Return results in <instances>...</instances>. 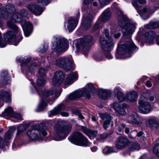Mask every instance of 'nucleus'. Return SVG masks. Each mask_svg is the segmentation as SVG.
<instances>
[{"label": "nucleus", "mask_w": 159, "mask_h": 159, "mask_svg": "<svg viewBox=\"0 0 159 159\" xmlns=\"http://www.w3.org/2000/svg\"><path fill=\"white\" fill-rule=\"evenodd\" d=\"M156 43L157 44L159 45V35L157 37Z\"/></svg>", "instance_id": "55"}, {"label": "nucleus", "mask_w": 159, "mask_h": 159, "mask_svg": "<svg viewBox=\"0 0 159 159\" xmlns=\"http://www.w3.org/2000/svg\"><path fill=\"white\" fill-rule=\"evenodd\" d=\"M28 9L36 15H40L43 11L42 7L37 4H32L28 6Z\"/></svg>", "instance_id": "23"}, {"label": "nucleus", "mask_w": 159, "mask_h": 159, "mask_svg": "<svg viewBox=\"0 0 159 159\" xmlns=\"http://www.w3.org/2000/svg\"><path fill=\"white\" fill-rule=\"evenodd\" d=\"M103 153L105 155H107L114 152L113 148L111 147H107L102 150Z\"/></svg>", "instance_id": "37"}, {"label": "nucleus", "mask_w": 159, "mask_h": 159, "mask_svg": "<svg viewBox=\"0 0 159 159\" xmlns=\"http://www.w3.org/2000/svg\"><path fill=\"white\" fill-rule=\"evenodd\" d=\"M48 48L46 47V48H45L44 47H43V49L40 50H38V51L41 52L43 53L45 52V51Z\"/></svg>", "instance_id": "50"}, {"label": "nucleus", "mask_w": 159, "mask_h": 159, "mask_svg": "<svg viewBox=\"0 0 159 159\" xmlns=\"http://www.w3.org/2000/svg\"><path fill=\"white\" fill-rule=\"evenodd\" d=\"M93 17L91 15H90L89 16L85 18L83 17V22L85 26L88 27V28L90 27L91 25V22L92 20Z\"/></svg>", "instance_id": "32"}, {"label": "nucleus", "mask_w": 159, "mask_h": 159, "mask_svg": "<svg viewBox=\"0 0 159 159\" xmlns=\"http://www.w3.org/2000/svg\"><path fill=\"white\" fill-rule=\"evenodd\" d=\"M93 39L92 36H88L84 39H81L77 40L75 43L77 50L78 51H81L84 56H87L90 48V43Z\"/></svg>", "instance_id": "6"}, {"label": "nucleus", "mask_w": 159, "mask_h": 159, "mask_svg": "<svg viewBox=\"0 0 159 159\" xmlns=\"http://www.w3.org/2000/svg\"><path fill=\"white\" fill-rule=\"evenodd\" d=\"M114 92L115 94H116L118 100L120 102L126 101L134 102L138 98L137 93L134 91L129 92L125 97H124L122 91L120 87L115 88L114 89Z\"/></svg>", "instance_id": "7"}, {"label": "nucleus", "mask_w": 159, "mask_h": 159, "mask_svg": "<svg viewBox=\"0 0 159 159\" xmlns=\"http://www.w3.org/2000/svg\"><path fill=\"white\" fill-rule=\"evenodd\" d=\"M61 121H58L55 125L52 136L53 140L60 141L65 139L67 136L68 134L71 131L72 125L69 124L66 126L61 125Z\"/></svg>", "instance_id": "3"}, {"label": "nucleus", "mask_w": 159, "mask_h": 159, "mask_svg": "<svg viewBox=\"0 0 159 159\" xmlns=\"http://www.w3.org/2000/svg\"><path fill=\"white\" fill-rule=\"evenodd\" d=\"M111 16L109 9H107L103 12L102 16L99 18L98 21L94 25L93 30L94 31L102 28L103 26L102 22H105L109 20Z\"/></svg>", "instance_id": "13"}, {"label": "nucleus", "mask_w": 159, "mask_h": 159, "mask_svg": "<svg viewBox=\"0 0 159 159\" xmlns=\"http://www.w3.org/2000/svg\"><path fill=\"white\" fill-rule=\"evenodd\" d=\"M82 96H84L83 91L81 90L74 92L71 93L68 97L69 98L70 100H74L75 99L80 97Z\"/></svg>", "instance_id": "29"}, {"label": "nucleus", "mask_w": 159, "mask_h": 159, "mask_svg": "<svg viewBox=\"0 0 159 159\" xmlns=\"http://www.w3.org/2000/svg\"><path fill=\"white\" fill-rule=\"evenodd\" d=\"M98 93L101 98L104 99H107L110 93L109 91L102 89H99Z\"/></svg>", "instance_id": "30"}, {"label": "nucleus", "mask_w": 159, "mask_h": 159, "mask_svg": "<svg viewBox=\"0 0 159 159\" xmlns=\"http://www.w3.org/2000/svg\"><path fill=\"white\" fill-rule=\"evenodd\" d=\"M129 143V141L126 138L121 136L118 139L116 145L117 148L122 149L126 147Z\"/></svg>", "instance_id": "20"}, {"label": "nucleus", "mask_w": 159, "mask_h": 159, "mask_svg": "<svg viewBox=\"0 0 159 159\" xmlns=\"http://www.w3.org/2000/svg\"><path fill=\"white\" fill-rule=\"evenodd\" d=\"M114 7H117V4L116 3H114Z\"/></svg>", "instance_id": "63"}, {"label": "nucleus", "mask_w": 159, "mask_h": 159, "mask_svg": "<svg viewBox=\"0 0 159 159\" xmlns=\"http://www.w3.org/2000/svg\"><path fill=\"white\" fill-rule=\"evenodd\" d=\"M146 85L147 87H151L152 85V84L149 81H147Z\"/></svg>", "instance_id": "52"}, {"label": "nucleus", "mask_w": 159, "mask_h": 159, "mask_svg": "<svg viewBox=\"0 0 159 159\" xmlns=\"http://www.w3.org/2000/svg\"><path fill=\"white\" fill-rule=\"evenodd\" d=\"M146 3V0H132V3L133 6L137 10L138 12L141 16H142L144 19L148 18L149 17L150 15L154 11L148 7H144L142 11H139V5L138 3L141 5H144Z\"/></svg>", "instance_id": "8"}, {"label": "nucleus", "mask_w": 159, "mask_h": 159, "mask_svg": "<svg viewBox=\"0 0 159 159\" xmlns=\"http://www.w3.org/2000/svg\"><path fill=\"white\" fill-rule=\"evenodd\" d=\"M11 95L7 92L4 90L0 91V107L3 105L4 102H9L10 101Z\"/></svg>", "instance_id": "19"}, {"label": "nucleus", "mask_w": 159, "mask_h": 159, "mask_svg": "<svg viewBox=\"0 0 159 159\" xmlns=\"http://www.w3.org/2000/svg\"><path fill=\"white\" fill-rule=\"evenodd\" d=\"M75 114L78 116L79 118L81 119H84V117L79 112H77L75 113Z\"/></svg>", "instance_id": "47"}, {"label": "nucleus", "mask_w": 159, "mask_h": 159, "mask_svg": "<svg viewBox=\"0 0 159 159\" xmlns=\"http://www.w3.org/2000/svg\"><path fill=\"white\" fill-rule=\"evenodd\" d=\"M47 71V70H45L43 68H40L39 71V73L40 76H43L45 77V74Z\"/></svg>", "instance_id": "42"}, {"label": "nucleus", "mask_w": 159, "mask_h": 159, "mask_svg": "<svg viewBox=\"0 0 159 159\" xmlns=\"http://www.w3.org/2000/svg\"><path fill=\"white\" fill-rule=\"evenodd\" d=\"M147 79L146 77V76H143V78L141 79V80L143 79L144 80H146Z\"/></svg>", "instance_id": "62"}, {"label": "nucleus", "mask_w": 159, "mask_h": 159, "mask_svg": "<svg viewBox=\"0 0 159 159\" xmlns=\"http://www.w3.org/2000/svg\"><path fill=\"white\" fill-rule=\"evenodd\" d=\"M10 78L8 76L7 72L6 71L2 72L0 76V83H2L5 84H8L10 82Z\"/></svg>", "instance_id": "26"}, {"label": "nucleus", "mask_w": 159, "mask_h": 159, "mask_svg": "<svg viewBox=\"0 0 159 159\" xmlns=\"http://www.w3.org/2000/svg\"><path fill=\"white\" fill-rule=\"evenodd\" d=\"M69 139L71 143L77 145L87 146L90 145V143L86 138L79 132L75 133L72 136L69 137Z\"/></svg>", "instance_id": "9"}, {"label": "nucleus", "mask_w": 159, "mask_h": 159, "mask_svg": "<svg viewBox=\"0 0 159 159\" xmlns=\"http://www.w3.org/2000/svg\"><path fill=\"white\" fill-rule=\"evenodd\" d=\"M99 114L102 119L103 120L106 119L107 120L104 122L103 125L104 128L106 129L110 125L111 120L112 119L113 117L110 115L106 113H100Z\"/></svg>", "instance_id": "24"}, {"label": "nucleus", "mask_w": 159, "mask_h": 159, "mask_svg": "<svg viewBox=\"0 0 159 159\" xmlns=\"http://www.w3.org/2000/svg\"><path fill=\"white\" fill-rule=\"evenodd\" d=\"M81 128L82 132L86 135L90 130V129H88L87 127L83 126H81Z\"/></svg>", "instance_id": "44"}, {"label": "nucleus", "mask_w": 159, "mask_h": 159, "mask_svg": "<svg viewBox=\"0 0 159 159\" xmlns=\"http://www.w3.org/2000/svg\"><path fill=\"white\" fill-rule=\"evenodd\" d=\"M81 90L83 91L84 96L89 98L90 97L91 92L94 93L96 91V90L93 87V84L91 83L88 84L86 86Z\"/></svg>", "instance_id": "18"}, {"label": "nucleus", "mask_w": 159, "mask_h": 159, "mask_svg": "<svg viewBox=\"0 0 159 159\" xmlns=\"http://www.w3.org/2000/svg\"><path fill=\"white\" fill-rule=\"evenodd\" d=\"M92 120L93 121H94V122H96L97 120H96V119L95 117L94 116H93L92 117Z\"/></svg>", "instance_id": "57"}, {"label": "nucleus", "mask_w": 159, "mask_h": 159, "mask_svg": "<svg viewBox=\"0 0 159 159\" xmlns=\"http://www.w3.org/2000/svg\"><path fill=\"white\" fill-rule=\"evenodd\" d=\"M93 0H84L83 2V6L82 7V11L85 10V8L87 7V5L91 2Z\"/></svg>", "instance_id": "40"}, {"label": "nucleus", "mask_w": 159, "mask_h": 159, "mask_svg": "<svg viewBox=\"0 0 159 159\" xmlns=\"http://www.w3.org/2000/svg\"><path fill=\"white\" fill-rule=\"evenodd\" d=\"M50 0H37L38 3H42V4L48 5L50 2Z\"/></svg>", "instance_id": "43"}, {"label": "nucleus", "mask_w": 159, "mask_h": 159, "mask_svg": "<svg viewBox=\"0 0 159 159\" xmlns=\"http://www.w3.org/2000/svg\"><path fill=\"white\" fill-rule=\"evenodd\" d=\"M5 117H11L14 118V122H19L22 120V118L20 115L18 113L14 114L13 109L11 107H8L2 113Z\"/></svg>", "instance_id": "15"}, {"label": "nucleus", "mask_w": 159, "mask_h": 159, "mask_svg": "<svg viewBox=\"0 0 159 159\" xmlns=\"http://www.w3.org/2000/svg\"><path fill=\"white\" fill-rule=\"evenodd\" d=\"M105 56L108 59H111L113 58V57L110 53L107 52L105 53Z\"/></svg>", "instance_id": "46"}, {"label": "nucleus", "mask_w": 159, "mask_h": 159, "mask_svg": "<svg viewBox=\"0 0 159 159\" xmlns=\"http://www.w3.org/2000/svg\"><path fill=\"white\" fill-rule=\"evenodd\" d=\"M97 149V148L96 147H93L91 148V150L92 152H95L96 151Z\"/></svg>", "instance_id": "53"}, {"label": "nucleus", "mask_w": 159, "mask_h": 159, "mask_svg": "<svg viewBox=\"0 0 159 159\" xmlns=\"http://www.w3.org/2000/svg\"><path fill=\"white\" fill-rule=\"evenodd\" d=\"M104 33L105 34L108 41H107L102 36L100 37L99 42L103 50L106 52L111 51L114 46V43L112 42V39L109 36L108 30L107 29L104 30Z\"/></svg>", "instance_id": "12"}, {"label": "nucleus", "mask_w": 159, "mask_h": 159, "mask_svg": "<svg viewBox=\"0 0 159 159\" xmlns=\"http://www.w3.org/2000/svg\"><path fill=\"white\" fill-rule=\"evenodd\" d=\"M61 115L64 117H67L69 116V114L68 112H63L61 113Z\"/></svg>", "instance_id": "49"}, {"label": "nucleus", "mask_w": 159, "mask_h": 159, "mask_svg": "<svg viewBox=\"0 0 159 159\" xmlns=\"http://www.w3.org/2000/svg\"><path fill=\"white\" fill-rule=\"evenodd\" d=\"M30 60V58L25 59L21 57H18L16 59L17 61L21 63V67L22 72L25 75L27 78L31 81V84L34 85L31 79H30L29 77L33 75L35 70L37 68L38 65L35 62L33 63L27 67V63L29 62Z\"/></svg>", "instance_id": "4"}, {"label": "nucleus", "mask_w": 159, "mask_h": 159, "mask_svg": "<svg viewBox=\"0 0 159 159\" xmlns=\"http://www.w3.org/2000/svg\"><path fill=\"white\" fill-rule=\"evenodd\" d=\"M23 30L25 36L28 37L32 32V25L29 22H26L23 27Z\"/></svg>", "instance_id": "25"}, {"label": "nucleus", "mask_w": 159, "mask_h": 159, "mask_svg": "<svg viewBox=\"0 0 159 159\" xmlns=\"http://www.w3.org/2000/svg\"><path fill=\"white\" fill-rule=\"evenodd\" d=\"M111 106L115 110L116 112L120 115H124L125 114V108L127 107V105L123 103L122 105L120 104L117 102H114L111 104Z\"/></svg>", "instance_id": "17"}, {"label": "nucleus", "mask_w": 159, "mask_h": 159, "mask_svg": "<svg viewBox=\"0 0 159 159\" xmlns=\"http://www.w3.org/2000/svg\"><path fill=\"white\" fill-rule=\"evenodd\" d=\"M125 127V125L124 124H122L118 127V130L119 132L123 131L124 128Z\"/></svg>", "instance_id": "45"}, {"label": "nucleus", "mask_w": 159, "mask_h": 159, "mask_svg": "<svg viewBox=\"0 0 159 159\" xmlns=\"http://www.w3.org/2000/svg\"><path fill=\"white\" fill-rule=\"evenodd\" d=\"M27 128L26 125H21L18 127V131L17 132V134L19 135L21 132L24 131Z\"/></svg>", "instance_id": "39"}, {"label": "nucleus", "mask_w": 159, "mask_h": 159, "mask_svg": "<svg viewBox=\"0 0 159 159\" xmlns=\"http://www.w3.org/2000/svg\"><path fill=\"white\" fill-rule=\"evenodd\" d=\"M78 77V75L76 72H75L69 75L67 78L66 80L70 84L73 83L76 79Z\"/></svg>", "instance_id": "31"}, {"label": "nucleus", "mask_w": 159, "mask_h": 159, "mask_svg": "<svg viewBox=\"0 0 159 159\" xmlns=\"http://www.w3.org/2000/svg\"><path fill=\"white\" fill-rule=\"evenodd\" d=\"M97 3L96 2H94L93 3V5L94 6H96L97 5Z\"/></svg>", "instance_id": "60"}, {"label": "nucleus", "mask_w": 159, "mask_h": 159, "mask_svg": "<svg viewBox=\"0 0 159 159\" xmlns=\"http://www.w3.org/2000/svg\"><path fill=\"white\" fill-rule=\"evenodd\" d=\"M47 127L45 124H37L32 126L31 129L27 132V134L31 139L37 140L40 138L41 134L43 136L47 135Z\"/></svg>", "instance_id": "5"}, {"label": "nucleus", "mask_w": 159, "mask_h": 159, "mask_svg": "<svg viewBox=\"0 0 159 159\" xmlns=\"http://www.w3.org/2000/svg\"><path fill=\"white\" fill-rule=\"evenodd\" d=\"M125 132L126 134H128L129 133V129L128 128H126L125 129Z\"/></svg>", "instance_id": "56"}, {"label": "nucleus", "mask_w": 159, "mask_h": 159, "mask_svg": "<svg viewBox=\"0 0 159 159\" xmlns=\"http://www.w3.org/2000/svg\"><path fill=\"white\" fill-rule=\"evenodd\" d=\"M143 134V132L142 131H141L138 132L137 134V136L138 137H140Z\"/></svg>", "instance_id": "54"}, {"label": "nucleus", "mask_w": 159, "mask_h": 159, "mask_svg": "<svg viewBox=\"0 0 159 159\" xmlns=\"http://www.w3.org/2000/svg\"><path fill=\"white\" fill-rule=\"evenodd\" d=\"M65 109V107L64 105L60 104L49 112V116L51 117L53 116L56 115L61 111L64 110Z\"/></svg>", "instance_id": "27"}, {"label": "nucleus", "mask_w": 159, "mask_h": 159, "mask_svg": "<svg viewBox=\"0 0 159 159\" xmlns=\"http://www.w3.org/2000/svg\"><path fill=\"white\" fill-rule=\"evenodd\" d=\"M52 45V50L57 53L66 50L68 46L66 39L60 38H56V41L53 43Z\"/></svg>", "instance_id": "11"}, {"label": "nucleus", "mask_w": 159, "mask_h": 159, "mask_svg": "<svg viewBox=\"0 0 159 159\" xmlns=\"http://www.w3.org/2000/svg\"><path fill=\"white\" fill-rule=\"evenodd\" d=\"M117 13L119 16L118 24L122 29L123 35L125 38L128 37L129 39L121 46H118L116 57L117 59L130 57L133 52L138 49L130 39L136 25L135 22L128 20L121 10H119Z\"/></svg>", "instance_id": "1"}, {"label": "nucleus", "mask_w": 159, "mask_h": 159, "mask_svg": "<svg viewBox=\"0 0 159 159\" xmlns=\"http://www.w3.org/2000/svg\"><path fill=\"white\" fill-rule=\"evenodd\" d=\"M149 126L151 128L154 127L156 128H158V124L157 120L155 119H150L148 120Z\"/></svg>", "instance_id": "33"}, {"label": "nucleus", "mask_w": 159, "mask_h": 159, "mask_svg": "<svg viewBox=\"0 0 159 159\" xmlns=\"http://www.w3.org/2000/svg\"><path fill=\"white\" fill-rule=\"evenodd\" d=\"M120 33H118L117 34H114V37L116 39H117L120 36Z\"/></svg>", "instance_id": "51"}, {"label": "nucleus", "mask_w": 159, "mask_h": 159, "mask_svg": "<svg viewBox=\"0 0 159 159\" xmlns=\"http://www.w3.org/2000/svg\"><path fill=\"white\" fill-rule=\"evenodd\" d=\"M155 33L151 30L145 33V42L148 45H150L154 43V39L155 37Z\"/></svg>", "instance_id": "22"}, {"label": "nucleus", "mask_w": 159, "mask_h": 159, "mask_svg": "<svg viewBox=\"0 0 159 159\" xmlns=\"http://www.w3.org/2000/svg\"><path fill=\"white\" fill-rule=\"evenodd\" d=\"M3 25V24L2 21L0 20V27H1Z\"/></svg>", "instance_id": "59"}, {"label": "nucleus", "mask_w": 159, "mask_h": 159, "mask_svg": "<svg viewBox=\"0 0 159 159\" xmlns=\"http://www.w3.org/2000/svg\"><path fill=\"white\" fill-rule=\"evenodd\" d=\"M98 132L97 131H94L90 130L87 135L91 139H93L95 138Z\"/></svg>", "instance_id": "36"}, {"label": "nucleus", "mask_w": 159, "mask_h": 159, "mask_svg": "<svg viewBox=\"0 0 159 159\" xmlns=\"http://www.w3.org/2000/svg\"><path fill=\"white\" fill-rule=\"evenodd\" d=\"M32 92L35 93L36 92L39 95L40 94V93H42V98L40 100L39 105L38 106V108L39 111H41L43 109L47 107L48 105L47 103L45 100L47 101L50 100L52 102L49 103L52 104L54 101L60 95L62 89H60L58 91H56L53 90H45L42 92L41 89H40L39 90L34 86L31 88Z\"/></svg>", "instance_id": "2"}, {"label": "nucleus", "mask_w": 159, "mask_h": 159, "mask_svg": "<svg viewBox=\"0 0 159 159\" xmlns=\"http://www.w3.org/2000/svg\"><path fill=\"white\" fill-rule=\"evenodd\" d=\"M64 78V76L62 72H56L52 80L53 85L54 86H58L62 83Z\"/></svg>", "instance_id": "16"}, {"label": "nucleus", "mask_w": 159, "mask_h": 159, "mask_svg": "<svg viewBox=\"0 0 159 159\" xmlns=\"http://www.w3.org/2000/svg\"><path fill=\"white\" fill-rule=\"evenodd\" d=\"M153 152L154 154L159 157V144L154 146Z\"/></svg>", "instance_id": "41"}, {"label": "nucleus", "mask_w": 159, "mask_h": 159, "mask_svg": "<svg viewBox=\"0 0 159 159\" xmlns=\"http://www.w3.org/2000/svg\"><path fill=\"white\" fill-rule=\"evenodd\" d=\"M37 83L39 86H43L45 84V77L43 76H38Z\"/></svg>", "instance_id": "35"}, {"label": "nucleus", "mask_w": 159, "mask_h": 159, "mask_svg": "<svg viewBox=\"0 0 159 159\" xmlns=\"http://www.w3.org/2000/svg\"><path fill=\"white\" fill-rule=\"evenodd\" d=\"M78 23L77 19L76 20L70 17L69 18L67 22H66L65 26H67L69 31L70 32L73 30L76 26Z\"/></svg>", "instance_id": "21"}, {"label": "nucleus", "mask_w": 159, "mask_h": 159, "mask_svg": "<svg viewBox=\"0 0 159 159\" xmlns=\"http://www.w3.org/2000/svg\"><path fill=\"white\" fill-rule=\"evenodd\" d=\"M140 148V146L139 144L136 143H133L131 144L130 147V150L133 151L135 150H139Z\"/></svg>", "instance_id": "38"}, {"label": "nucleus", "mask_w": 159, "mask_h": 159, "mask_svg": "<svg viewBox=\"0 0 159 159\" xmlns=\"http://www.w3.org/2000/svg\"><path fill=\"white\" fill-rule=\"evenodd\" d=\"M108 134L106 133H103L100 135V137L102 139H105L107 137Z\"/></svg>", "instance_id": "48"}, {"label": "nucleus", "mask_w": 159, "mask_h": 159, "mask_svg": "<svg viewBox=\"0 0 159 159\" xmlns=\"http://www.w3.org/2000/svg\"><path fill=\"white\" fill-rule=\"evenodd\" d=\"M103 60V58H99V59H97V60L98 61H102V60Z\"/></svg>", "instance_id": "61"}, {"label": "nucleus", "mask_w": 159, "mask_h": 159, "mask_svg": "<svg viewBox=\"0 0 159 159\" xmlns=\"http://www.w3.org/2000/svg\"><path fill=\"white\" fill-rule=\"evenodd\" d=\"M72 59L71 57L64 56L56 59L53 64L66 70H69L72 68Z\"/></svg>", "instance_id": "10"}, {"label": "nucleus", "mask_w": 159, "mask_h": 159, "mask_svg": "<svg viewBox=\"0 0 159 159\" xmlns=\"http://www.w3.org/2000/svg\"><path fill=\"white\" fill-rule=\"evenodd\" d=\"M77 16L78 18L79 17H80V13H78L77 14Z\"/></svg>", "instance_id": "64"}, {"label": "nucleus", "mask_w": 159, "mask_h": 159, "mask_svg": "<svg viewBox=\"0 0 159 159\" xmlns=\"http://www.w3.org/2000/svg\"><path fill=\"white\" fill-rule=\"evenodd\" d=\"M144 98L143 96H141L139 100V109L142 113L147 114L150 111V105L148 102L144 101Z\"/></svg>", "instance_id": "14"}, {"label": "nucleus", "mask_w": 159, "mask_h": 159, "mask_svg": "<svg viewBox=\"0 0 159 159\" xmlns=\"http://www.w3.org/2000/svg\"><path fill=\"white\" fill-rule=\"evenodd\" d=\"M15 129L16 128L14 127H12L5 134V139L7 140L9 139L11 137Z\"/></svg>", "instance_id": "34"}, {"label": "nucleus", "mask_w": 159, "mask_h": 159, "mask_svg": "<svg viewBox=\"0 0 159 159\" xmlns=\"http://www.w3.org/2000/svg\"><path fill=\"white\" fill-rule=\"evenodd\" d=\"M154 98L152 97H152H150L149 98V99L150 101H152L153 100H154Z\"/></svg>", "instance_id": "58"}, {"label": "nucleus", "mask_w": 159, "mask_h": 159, "mask_svg": "<svg viewBox=\"0 0 159 159\" xmlns=\"http://www.w3.org/2000/svg\"><path fill=\"white\" fill-rule=\"evenodd\" d=\"M129 123H132L137 124H140L142 122L139 120V118L135 113H134L132 115L129 116L128 118Z\"/></svg>", "instance_id": "28"}]
</instances>
